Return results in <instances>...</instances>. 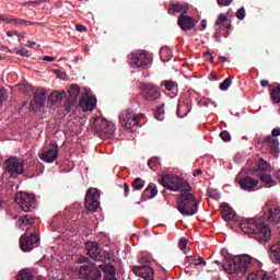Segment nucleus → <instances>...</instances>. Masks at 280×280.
Wrapping results in <instances>:
<instances>
[{
    "mask_svg": "<svg viewBox=\"0 0 280 280\" xmlns=\"http://www.w3.org/2000/svg\"><path fill=\"white\" fill-rule=\"evenodd\" d=\"M240 226L245 235L253 237L256 242H259V244H268L272 238V230H270V226L257 222L255 219H245L241 222Z\"/></svg>",
    "mask_w": 280,
    "mask_h": 280,
    "instance_id": "1",
    "label": "nucleus"
},
{
    "mask_svg": "<svg viewBox=\"0 0 280 280\" xmlns=\"http://www.w3.org/2000/svg\"><path fill=\"white\" fill-rule=\"evenodd\" d=\"M253 264V257L243 254L240 256L228 257L223 264V268L228 275H238V272H246Z\"/></svg>",
    "mask_w": 280,
    "mask_h": 280,
    "instance_id": "2",
    "label": "nucleus"
},
{
    "mask_svg": "<svg viewBox=\"0 0 280 280\" xmlns=\"http://www.w3.org/2000/svg\"><path fill=\"white\" fill-rule=\"evenodd\" d=\"M198 205H200V202L196 200L194 194L184 192L179 196L177 210L182 215H196V213H198Z\"/></svg>",
    "mask_w": 280,
    "mask_h": 280,
    "instance_id": "3",
    "label": "nucleus"
},
{
    "mask_svg": "<svg viewBox=\"0 0 280 280\" xmlns=\"http://www.w3.org/2000/svg\"><path fill=\"white\" fill-rule=\"evenodd\" d=\"M162 185L170 191H189L191 189L189 182L170 174L162 176Z\"/></svg>",
    "mask_w": 280,
    "mask_h": 280,
    "instance_id": "4",
    "label": "nucleus"
},
{
    "mask_svg": "<svg viewBox=\"0 0 280 280\" xmlns=\"http://www.w3.org/2000/svg\"><path fill=\"white\" fill-rule=\"evenodd\" d=\"M129 65L132 69L150 67L152 55L145 50H135L128 56Z\"/></svg>",
    "mask_w": 280,
    "mask_h": 280,
    "instance_id": "5",
    "label": "nucleus"
},
{
    "mask_svg": "<svg viewBox=\"0 0 280 280\" xmlns=\"http://www.w3.org/2000/svg\"><path fill=\"white\" fill-rule=\"evenodd\" d=\"M94 129L105 139H110V137L115 135L116 130L115 124L100 117L94 119Z\"/></svg>",
    "mask_w": 280,
    "mask_h": 280,
    "instance_id": "6",
    "label": "nucleus"
},
{
    "mask_svg": "<svg viewBox=\"0 0 280 280\" xmlns=\"http://www.w3.org/2000/svg\"><path fill=\"white\" fill-rule=\"evenodd\" d=\"M85 248L88 250V255L91 257V259H94L95 261H106V259H112L113 254L110 252H102V248H100V244L95 242H86Z\"/></svg>",
    "mask_w": 280,
    "mask_h": 280,
    "instance_id": "7",
    "label": "nucleus"
},
{
    "mask_svg": "<svg viewBox=\"0 0 280 280\" xmlns=\"http://www.w3.org/2000/svg\"><path fill=\"white\" fill-rule=\"evenodd\" d=\"M15 201L25 213H30L33 209H36V198H34V195L20 192L15 196Z\"/></svg>",
    "mask_w": 280,
    "mask_h": 280,
    "instance_id": "8",
    "label": "nucleus"
},
{
    "mask_svg": "<svg viewBox=\"0 0 280 280\" xmlns=\"http://www.w3.org/2000/svg\"><path fill=\"white\" fill-rule=\"evenodd\" d=\"M140 266H133L132 272L137 275V277H140V279L144 280H154V269L150 267V260L149 259H140Z\"/></svg>",
    "mask_w": 280,
    "mask_h": 280,
    "instance_id": "9",
    "label": "nucleus"
},
{
    "mask_svg": "<svg viewBox=\"0 0 280 280\" xmlns=\"http://www.w3.org/2000/svg\"><path fill=\"white\" fill-rule=\"evenodd\" d=\"M101 192L97 188H91L85 195V209L91 213H95L100 209Z\"/></svg>",
    "mask_w": 280,
    "mask_h": 280,
    "instance_id": "10",
    "label": "nucleus"
},
{
    "mask_svg": "<svg viewBox=\"0 0 280 280\" xmlns=\"http://www.w3.org/2000/svg\"><path fill=\"white\" fill-rule=\"evenodd\" d=\"M58 144L51 142L44 148V151L39 154V159L45 163H54L58 159Z\"/></svg>",
    "mask_w": 280,
    "mask_h": 280,
    "instance_id": "11",
    "label": "nucleus"
},
{
    "mask_svg": "<svg viewBox=\"0 0 280 280\" xmlns=\"http://www.w3.org/2000/svg\"><path fill=\"white\" fill-rule=\"evenodd\" d=\"M143 118V114L139 116H132V114L128 110H122L119 116V122L124 128H135L139 126V119Z\"/></svg>",
    "mask_w": 280,
    "mask_h": 280,
    "instance_id": "12",
    "label": "nucleus"
},
{
    "mask_svg": "<svg viewBox=\"0 0 280 280\" xmlns=\"http://www.w3.org/2000/svg\"><path fill=\"white\" fill-rule=\"evenodd\" d=\"M141 91L148 102H156V100L161 98L159 88L152 83H143L141 85Z\"/></svg>",
    "mask_w": 280,
    "mask_h": 280,
    "instance_id": "13",
    "label": "nucleus"
},
{
    "mask_svg": "<svg viewBox=\"0 0 280 280\" xmlns=\"http://www.w3.org/2000/svg\"><path fill=\"white\" fill-rule=\"evenodd\" d=\"M38 242H40L38 234H31V236H27V233H25L20 238V248L23 253H30L34 249V244H38Z\"/></svg>",
    "mask_w": 280,
    "mask_h": 280,
    "instance_id": "14",
    "label": "nucleus"
},
{
    "mask_svg": "<svg viewBox=\"0 0 280 280\" xmlns=\"http://www.w3.org/2000/svg\"><path fill=\"white\" fill-rule=\"evenodd\" d=\"M264 218L270 224H279L280 222V209L275 206H266L264 209Z\"/></svg>",
    "mask_w": 280,
    "mask_h": 280,
    "instance_id": "15",
    "label": "nucleus"
},
{
    "mask_svg": "<svg viewBox=\"0 0 280 280\" xmlns=\"http://www.w3.org/2000/svg\"><path fill=\"white\" fill-rule=\"evenodd\" d=\"M7 172L11 176L16 177L24 172L23 162L19 161L16 158H11L7 161Z\"/></svg>",
    "mask_w": 280,
    "mask_h": 280,
    "instance_id": "16",
    "label": "nucleus"
},
{
    "mask_svg": "<svg viewBox=\"0 0 280 280\" xmlns=\"http://www.w3.org/2000/svg\"><path fill=\"white\" fill-rule=\"evenodd\" d=\"M247 280H280L279 273L258 270L249 273Z\"/></svg>",
    "mask_w": 280,
    "mask_h": 280,
    "instance_id": "17",
    "label": "nucleus"
},
{
    "mask_svg": "<svg viewBox=\"0 0 280 280\" xmlns=\"http://www.w3.org/2000/svg\"><path fill=\"white\" fill-rule=\"evenodd\" d=\"M80 106L84 113H92V110H95V106H97V98L86 93L85 96L80 101Z\"/></svg>",
    "mask_w": 280,
    "mask_h": 280,
    "instance_id": "18",
    "label": "nucleus"
},
{
    "mask_svg": "<svg viewBox=\"0 0 280 280\" xmlns=\"http://www.w3.org/2000/svg\"><path fill=\"white\" fill-rule=\"evenodd\" d=\"M238 185H241V189H243V191H255V187L259 185V180L250 176H245L238 180Z\"/></svg>",
    "mask_w": 280,
    "mask_h": 280,
    "instance_id": "19",
    "label": "nucleus"
},
{
    "mask_svg": "<svg viewBox=\"0 0 280 280\" xmlns=\"http://www.w3.org/2000/svg\"><path fill=\"white\" fill-rule=\"evenodd\" d=\"M177 25L183 30V32H189V30H194L196 26L194 19L189 15H185V13L178 18Z\"/></svg>",
    "mask_w": 280,
    "mask_h": 280,
    "instance_id": "20",
    "label": "nucleus"
},
{
    "mask_svg": "<svg viewBox=\"0 0 280 280\" xmlns=\"http://www.w3.org/2000/svg\"><path fill=\"white\" fill-rule=\"evenodd\" d=\"M34 106L35 108H43L45 102H47V93L43 90L36 91L34 93Z\"/></svg>",
    "mask_w": 280,
    "mask_h": 280,
    "instance_id": "21",
    "label": "nucleus"
},
{
    "mask_svg": "<svg viewBox=\"0 0 280 280\" xmlns=\"http://www.w3.org/2000/svg\"><path fill=\"white\" fill-rule=\"evenodd\" d=\"M269 257L273 264H280V243H276L270 247Z\"/></svg>",
    "mask_w": 280,
    "mask_h": 280,
    "instance_id": "22",
    "label": "nucleus"
},
{
    "mask_svg": "<svg viewBox=\"0 0 280 280\" xmlns=\"http://www.w3.org/2000/svg\"><path fill=\"white\" fill-rule=\"evenodd\" d=\"M188 113H191V105L189 103L182 102L177 105V117L183 119L187 117Z\"/></svg>",
    "mask_w": 280,
    "mask_h": 280,
    "instance_id": "23",
    "label": "nucleus"
},
{
    "mask_svg": "<svg viewBox=\"0 0 280 280\" xmlns=\"http://www.w3.org/2000/svg\"><path fill=\"white\" fill-rule=\"evenodd\" d=\"M221 213H222V219L225 221V222H233V220H235V212L234 210L229 207V206H224L222 209H221Z\"/></svg>",
    "mask_w": 280,
    "mask_h": 280,
    "instance_id": "24",
    "label": "nucleus"
},
{
    "mask_svg": "<svg viewBox=\"0 0 280 280\" xmlns=\"http://www.w3.org/2000/svg\"><path fill=\"white\" fill-rule=\"evenodd\" d=\"M159 194V190L156 189V186L150 184L143 191L142 198L143 200H152Z\"/></svg>",
    "mask_w": 280,
    "mask_h": 280,
    "instance_id": "25",
    "label": "nucleus"
},
{
    "mask_svg": "<svg viewBox=\"0 0 280 280\" xmlns=\"http://www.w3.org/2000/svg\"><path fill=\"white\" fill-rule=\"evenodd\" d=\"M188 7L187 4H180L179 2L173 3L168 7L170 14H176L178 12H183V14H187Z\"/></svg>",
    "mask_w": 280,
    "mask_h": 280,
    "instance_id": "26",
    "label": "nucleus"
},
{
    "mask_svg": "<svg viewBox=\"0 0 280 280\" xmlns=\"http://www.w3.org/2000/svg\"><path fill=\"white\" fill-rule=\"evenodd\" d=\"M266 143H267V145H269V148L273 154H279L280 150H279V139L278 138L267 137Z\"/></svg>",
    "mask_w": 280,
    "mask_h": 280,
    "instance_id": "27",
    "label": "nucleus"
},
{
    "mask_svg": "<svg viewBox=\"0 0 280 280\" xmlns=\"http://www.w3.org/2000/svg\"><path fill=\"white\" fill-rule=\"evenodd\" d=\"M93 268V264L92 265H83L80 267L79 269V276H80V279H83V280H89L92 278L91 276V270Z\"/></svg>",
    "mask_w": 280,
    "mask_h": 280,
    "instance_id": "28",
    "label": "nucleus"
},
{
    "mask_svg": "<svg viewBox=\"0 0 280 280\" xmlns=\"http://www.w3.org/2000/svg\"><path fill=\"white\" fill-rule=\"evenodd\" d=\"M98 268L105 272V277H113L116 275L115 266L110 264L98 265Z\"/></svg>",
    "mask_w": 280,
    "mask_h": 280,
    "instance_id": "29",
    "label": "nucleus"
},
{
    "mask_svg": "<svg viewBox=\"0 0 280 280\" xmlns=\"http://www.w3.org/2000/svg\"><path fill=\"white\" fill-rule=\"evenodd\" d=\"M90 277L88 280H100L102 279V270L100 269V265L96 267L95 264L92 265V269L90 270Z\"/></svg>",
    "mask_w": 280,
    "mask_h": 280,
    "instance_id": "30",
    "label": "nucleus"
},
{
    "mask_svg": "<svg viewBox=\"0 0 280 280\" xmlns=\"http://www.w3.org/2000/svg\"><path fill=\"white\" fill-rule=\"evenodd\" d=\"M24 224L32 226V224H34V219L30 215H24L16 221V226H20V229H23Z\"/></svg>",
    "mask_w": 280,
    "mask_h": 280,
    "instance_id": "31",
    "label": "nucleus"
},
{
    "mask_svg": "<svg viewBox=\"0 0 280 280\" xmlns=\"http://www.w3.org/2000/svg\"><path fill=\"white\" fill-rule=\"evenodd\" d=\"M188 261L190 266H201V264L203 266H207V261H205V259H202V257L200 256H195V255L188 256Z\"/></svg>",
    "mask_w": 280,
    "mask_h": 280,
    "instance_id": "32",
    "label": "nucleus"
},
{
    "mask_svg": "<svg viewBox=\"0 0 280 280\" xmlns=\"http://www.w3.org/2000/svg\"><path fill=\"white\" fill-rule=\"evenodd\" d=\"M260 180H261V183H265V187H268V188L275 187V185H277L275 183V179H272V176L269 174L260 175Z\"/></svg>",
    "mask_w": 280,
    "mask_h": 280,
    "instance_id": "33",
    "label": "nucleus"
},
{
    "mask_svg": "<svg viewBox=\"0 0 280 280\" xmlns=\"http://www.w3.org/2000/svg\"><path fill=\"white\" fill-rule=\"evenodd\" d=\"M160 56H161L162 62H170V59L172 58V49L167 47L161 48Z\"/></svg>",
    "mask_w": 280,
    "mask_h": 280,
    "instance_id": "34",
    "label": "nucleus"
},
{
    "mask_svg": "<svg viewBox=\"0 0 280 280\" xmlns=\"http://www.w3.org/2000/svg\"><path fill=\"white\" fill-rule=\"evenodd\" d=\"M48 100H49V102H51V104H54L55 106H58V104H60V102H62V96H60L59 91H55L49 94Z\"/></svg>",
    "mask_w": 280,
    "mask_h": 280,
    "instance_id": "35",
    "label": "nucleus"
},
{
    "mask_svg": "<svg viewBox=\"0 0 280 280\" xmlns=\"http://www.w3.org/2000/svg\"><path fill=\"white\" fill-rule=\"evenodd\" d=\"M18 280H34V276L30 269H23L19 272Z\"/></svg>",
    "mask_w": 280,
    "mask_h": 280,
    "instance_id": "36",
    "label": "nucleus"
},
{
    "mask_svg": "<svg viewBox=\"0 0 280 280\" xmlns=\"http://www.w3.org/2000/svg\"><path fill=\"white\" fill-rule=\"evenodd\" d=\"M270 97L272 104H280V85L271 90Z\"/></svg>",
    "mask_w": 280,
    "mask_h": 280,
    "instance_id": "37",
    "label": "nucleus"
},
{
    "mask_svg": "<svg viewBox=\"0 0 280 280\" xmlns=\"http://www.w3.org/2000/svg\"><path fill=\"white\" fill-rule=\"evenodd\" d=\"M165 103H162V105L153 113L155 119L158 121H163L165 119V109H164Z\"/></svg>",
    "mask_w": 280,
    "mask_h": 280,
    "instance_id": "38",
    "label": "nucleus"
},
{
    "mask_svg": "<svg viewBox=\"0 0 280 280\" xmlns=\"http://www.w3.org/2000/svg\"><path fill=\"white\" fill-rule=\"evenodd\" d=\"M68 93L71 100H78V95H80V86L78 84H72Z\"/></svg>",
    "mask_w": 280,
    "mask_h": 280,
    "instance_id": "39",
    "label": "nucleus"
},
{
    "mask_svg": "<svg viewBox=\"0 0 280 280\" xmlns=\"http://www.w3.org/2000/svg\"><path fill=\"white\" fill-rule=\"evenodd\" d=\"M132 187H133L135 191H139V189H143L145 187V182L142 180L141 177H137L132 182Z\"/></svg>",
    "mask_w": 280,
    "mask_h": 280,
    "instance_id": "40",
    "label": "nucleus"
},
{
    "mask_svg": "<svg viewBox=\"0 0 280 280\" xmlns=\"http://www.w3.org/2000/svg\"><path fill=\"white\" fill-rule=\"evenodd\" d=\"M231 84H233V81L230 78H226L222 83H220L219 89L221 91H229Z\"/></svg>",
    "mask_w": 280,
    "mask_h": 280,
    "instance_id": "41",
    "label": "nucleus"
},
{
    "mask_svg": "<svg viewBox=\"0 0 280 280\" xmlns=\"http://www.w3.org/2000/svg\"><path fill=\"white\" fill-rule=\"evenodd\" d=\"M11 23L14 25H32V22L25 21L23 19H16L11 16Z\"/></svg>",
    "mask_w": 280,
    "mask_h": 280,
    "instance_id": "42",
    "label": "nucleus"
},
{
    "mask_svg": "<svg viewBox=\"0 0 280 280\" xmlns=\"http://www.w3.org/2000/svg\"><path fill=\"white\" fill-rule=\"evenodd\" d=\"M188 241L187 238H182L179 241V248L180 250H183L185 253V255H187V253H189V247H187Z\"/></svg>",
    "mask_w": 280,
    "mask_h": 280,
    "instance_id": "43",
    "label": "nucleus"
},
{
    "mask_svg": "<svg viewBox=\"0 0 280 280\" xmlns=\"http://www.w3.org/2000/svg\"><path fill=\"white\" fill-rule=\"evenodd\" d=\"M270 167L269 164H267L266 161H264V159H260L259 160V163H258V170L259 172H268V168Z\"/></svg>",
    "mask_w": 280,
    "mask_h": 280,
    "instance_id": "44",
    "label": "nucleus"
},
{
    "mask_svg": "<svg viewBox=\"0 0 280 280\" xmlns=\"http://www.w3.org/2000/svg\"><path fill=\"white\" fill-rule=\"evenodd\" d=\"M245 18H246V9H244V7H242L236 12V19H240V21H244Z\"/></svg>",
    "mask_w": 280,
    "mask_h": 280,
    "instance_id": "45",
    "label": "nucleus"
},
{
    "mask_svg": "<svg viewBox=\"0 0 280 280\" xmlns=\"http://www.w3.org/2000/svg\"><path fill=\"white\" fill-rule=\"evenodd\" d=\"M220 137H221L222 141H225V142L231 141V133H229V131H226V130L221 131Z\"/></svg>",
    "mask_w": 280,
    "mask_h": 280,
    "instance_id": "46",
    "label": "nucleus"
},
{
    "mask_svg": "<svg viewBox=\"0 0 280 280\" xmlns=\"http://www.w3.org/2000/svg\"><path fill=\"white\" fill-rule=\"evenodd\" d=\"M164 88L166 91H174V89H176V84L174 81H164Z\"/></svg>",
    "mask_w": 280,
    "mask_h": 280,
    "instance_id": "47",
    "label": "nucleus"
},
{
    "mask_svg": "<svg viewBox=\"0 0 280 280\" xmlns=\"http://www.w3.org/2000/svg\"><path fill=\"white\" fill-rule=\"evenodd\" d=\"M47 0H35V1H28L25 4L26 5H33V8H38L42 3H45Z\"/></svg>",
    "mask_w": 280,
    "mask_h": 280,
    "instance_id": "48",
    "label": "nucleus"
},
{
    "mask_svg": "<svg viewBox=\"0 0 280 280\" xmlns=\"http://www.w3.org/2000/svg\"><path fill=\"white\" fill-rule=\"evenodd\" d=\"M16 54H19V56H30V50L25 49V48H20L16 50Z\"/></svg>",
    "mask_w": 280,
    "mask_h": 280,
    "instance_id": "49",
    "label": "nucleus"
},
{
    "mask_svg": "<svg viewBox=\"0 0 280 280\" xmlns=\"http://www.w3.org/2000/svg\"><path fill=\"white\" fill-rule=\"evenodd\" d=\"M217 2L219 3V5L229 7L231 5V3H233V0H217Z\"/></svg>",
    "mask_w": 280,
    "mask_h": 280,
    "instance_id": "50",
    "label": "nucleus"
},
{
    "mask_svg": "<svg viewBox=\"0 0 280 280\" xmlns=\"http://www.w3.org/2000/svg\"><path fill=\"white\" fill-rule=\"evenodd\" d=\"M5 100H8V96L5 95V91L0 89V106L1 104H3V102H5Z\"/></svg>",
    "mask_w": 280,
    "mask_h": 280,
    "instance_id": "51",
    "label": "nucleus"
},
{
    "mask_svg": "<svg viewBox=\"0 0 280 280\" xmlns=\"http://www.w3.org/2000/svg\"><path fill=\"white\" fill-rule=\"evenodd\" d=\"M11 19L12 16L0 15V21H2L3 23H12Z\"/></svg>",
    "mask_w": 280,
    "mask_h": 280,
    "instance_id": "52",
    "label": "nucleus"
},
{
    "mask_svg": "<svg viewBox=\"0 0 280 280\" xmlns=\"http://www.w3.org/2000/svg\"><path fill=\"white\" fill-rule=\"evenodd\" d=\"M269 137H273L275 139H277V137H280V128L272 129L271 136Z\"/></svg>",
    "mask_w": 280,
    "mask_h": 280,
    "instance_id": "53",
    "label": "nucleus"
},
{
    "mask_svg": "<svg viewBox=\"0 0 280 280\" xmlns=\"http://www.w3.org/2000/svg\"><path fill=\"white\" fill-rule=\"evenodd\" d=\"M7 36H9V38H12V36H21V33L16 31H9L7 32Z\"/></svg>",
    "mask_w": 280,
    "mask_h": 280,
    "instance_id": "54",
    "label": "nucleus"
},
{
    "mask_svg": "<svg viewBox=\"0 0 280 280\" xmlns=\"http://www.w3.org/2000/svg\"><path fill=\"white\" fill-rule=\"evenodd\" d=\"M75 28H77V32H86V26L82 24H77Z\"/></svg>",
    "mask_w": 280,
    "mask_h": 280,
    "instance_id": "55",
    "label": "nucleus"
},
{
    "mask_svg": "<svg viewBox=\"0 0 280 280\" xmlns=\"http://www.w3.org/2000/svg\"><path fill=\"white\" fill-rule=\"evenodd\" d=\"M124 191L125 197L128 198V195L130 194V186H128V184H124Z\"/></svg>",
    "mask_w": 280,
    "mask_h": 280,
    "instance_id": "56",
    "label": "nucleus"
},
{
    "mask_svg": "<svg viewBox=\"0 0 280 280\" xmlns=\"http://www.w3.org/2000/svg\"><path fill=\"white\" fill-rule=\"evenodd\" d=\"M43 60H45V62H55L56 58L51 56H44Z\"/></svg>",
    "mask_w": 280,
    "mask_h": 280,
    "instance_id": "57",
    "label": "nucleus"
},
{
    "mask_svg": "<svg viewBox=\"0 0 280 280\" xmlns=\"http://www.w3.org/2000/svg\"><path fill=\"white\" fill-rule=\"evenodd\" d=\"M148 165H149V167H150V170H154V167H155V160H150L149 162H148Z\"/></svg>",
    "mask_w": 280,
    "mask_h": 280,
    "instance_id": "58",
    "label": "nucleus"
},
{
    "mask_svg": "<svg viewBox=\"0 0 280 280\" xmlns=\"http://www.w3.org/2000/svg\"><path fill=\"white\" fill-rule=\"evenodd\" d=\"M219 21H221L222 23H224V21H228L226 14L224 13L219 14Z\"/></svg>",
    "mask_w": 280,
    "mask_h": 280,
    "instance_id": "59",
    "label": "nucleus"
},
{
    "mask_svg": "<svg viewBox=\"0 0 280 280\" xmlns=\"http://www.w3.org/2000/svg\"><path fill=\"white\" fill-rule=\"evenodd\" d=\"M268 85H269L268 80H262V81H260V86L266 88V86H268Z\"/></svg>",
    "mask_w": 280,
    "mask_h": 280,
    "instance_id": "60",
    "label": "nucleus"
},
{
    "mask_svg": "<svg viewBox=\"0 0 280 280\" xmlns=\"http://www.w3.org/2000/svg\"><path fill=\"white\" fill-rule=\"evenodd\" d=\"M209 196H210V198H213V200H218V198H220V196L213 195V191H209Z\"/></svg>",
    "mask_w": 280,
    "mask_h": 280,
    "instance_id": "61",
    "label": "nucleus"
},
{
    "mask_svg": "<svg viewBox=\"0 0 280 280\" xmlns=\"http://www.w3.org/2000/svg\"><path fill=\"white\" fill-rule=\"evenodd\" d=\"M58 92L60 94L61 100H65V96L67 95V92H65V90L58 91Z\"/></svg>",
    "mask_w": 280,
    "mask_h": 280,
    "instance_id": "62",
    "label": "nucleus"
},
{
    "mask_svg": "<svg viewBox=\"0 0 280 280\" xmlns=\"http://www.w3.org/2000/svg\"><path fill=\"white\" fill-rule=\"evenodd\" d=\"M105 280H117L115 276H105Z\"/></svg>",
    "mask_w": 280,
    "mask_h": 280,
    "instance_id": "63",
    "label": "nucleus"
},
{
    "mask_svg": "<svg viewBox=\"0 0 280 280\" xmlns=\"http://www.w3.org/2000/svg\"><path fill=\"white\" fill-rule=\"evenodd\" d=\"M28 43V47H35L36 46V42H27Z\"/></svg>",
    "mask_w": 280,
    "mask_h": 280,
    "instance_id": "64",
    "label": "nucleus"
}]
</instances>
